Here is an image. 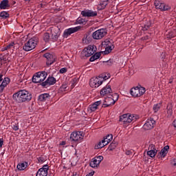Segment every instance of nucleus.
<instances>
[{
	"mask_svg": "<svg viewBox=\"0 0 176 176\" xmlns=\"http://www.w3.org/2000/svg\"><path fill=\"white\" fill-rule=\"evenodd\" d=\"M12 98L16 102H28L32 99V94L25 89H21L13 94Z\"/></svg>",
	"mask_w": 176,
	"mask_h": 176,
	"instance_id": "obj_1",
	"label": "nucleus"
},
{
	"mask_svg": "<svg viewBox=\"0 0 176 176\" xmlns=\"http://www.w3.org/2000/svg\"><path fill=\"white\" fill-rule=\"evenodd\" d=\"M140 119L138 116H134L133 114H124L120 117V122H121L125 126H129L131 122H137Z\"/></svg>",
	"mask_w": 176,
	"mask_h": 176,
	"instance_id": "obj_2",
	"label": "nucleus"
},
{
	"mask_svg": "<svg viewBox=\"0 0 176 176\" xmlns=\"http://www.w3.org/2000/svg\"><path fill=\"white\" fill-rule=\"evenodd\" d=\"M96 52H97V47L94 45H89L81 52V58H87V57H91Z\"/></svg>",
	"mask_w": 176,
	"mask_h": 176,
	"instance_id": "obj_3",
	"label": "nucleus"
},
{
	"mask_svg": "<svg viewBox=\"0 0 176 176\" xmlns=\"http://www.w3.org/2000/svg\"><path fill=\"white\" fill-rule=\"evenodd\" d=\"M47 78V73L46 72H38L34 74L32 77L33 83H41Z\"/></svg>",
	"mask_w": 176,
	"mask_h": 176,
	"instance_id": "obj_4",
	"label": "nucleus"
},
{
	"mask_svg": "<svg viewBox=\"0 0 176 176\" xmlns=\"http://www.w3.org/2000/svg\"><path fill=\"white\" fill-rule=\"evenodd\" d=\"M84 137L83 131H74L70 135V140L74 142H82Z\"/></svg>",
	"mask_w": 176,
	"mask_h": 176,
	"instance_id": "obj_5",
	"label": "nucleus"
},
{
	"mask_svg": "<svg viewBox=\"0 0 176 176\" xmlns=\"http://www.w3.org/2000/svg\"><path fill=\"white\" fill-rule=\"evenodd\" d=\"M38 44V41L34 38H30L23 47V50L25 52H31V50H34L35 47H36V45Z\"/></svg>",
	"mask_w": 176,
	"mask_h": 176,
	"instance_id": "obj_6",
	"label": "nucleus"
},
{
	"mask_svg": "<svg viewBox=\"0 0 176 176\" xmlns=\"http://www.w3.org/2000/svg\"><path fill=\"white\" fill-rule=\"evenodd\" d=\"M130 94L133 97H141L145 94V89L142 87H136L135 88H132L131 89Z\"/></svg>",
	"mask_w": 176,
	"mask_h": 176,
	"instance_id": "obj_7",
	"label": "nucleus"
},
{
	"mask_svg": "<svg viewBox=\"0 0 176 176\" xmlns=\"http://www.w3.org/2000/svg\"><path fill=\"white\" fill-rule=\"evenodd\" d=\"M107 34H108L107 29L102 28L95 31L92 34V37L94 39H102L104 36H107Z\"/></svg>",
	"mask_w": 176,
	"mask_h": 176,
	"instance_id": "obj_8",
	"label": "nucleus"
},
{
	"mask_svg": "<svg viewBox=\"0 0 176 176\" xmlns=\"http://www.w3.org/2000/svg\"><path fill=\"white\" fill-rule=\"evenodd\" d=\"M102 85V78L99 77L92 78L89 81V86L91 87H100Z\"/></svg>",
	"mask_w": 176,
	"mask_h": 176,
	"instance_id": "obj_9",
	"label": "nucleus"
},
{
	"mask_svg": "<svg viewBox=\"0 0 176 176\" xmlns=\"http://www.w3.org/2000/svg\"><path fill=\"white\" fill-rule=\"evenodd\" d=\"M102 46L105 48L104 53L105 54H109L112 50H113V48L115 47L112 43H111V41L108 39H106L102 43Z\"/></svg>",
	"mask_w": 176,
	"mask_h": 176,
	"instance_id": "obj_10",
	"label": "nucleus"
},
{
	"mask_svg": "<svg viewBox=\"0 0 176 176\" xmlns=\"http://www.w3.org/2000/svg\"><path fill=\"white\" fill-rule=\"evenodd\" d=\"M43 57H45V58H46L47 60L46 65H47V67H50V65H52V64L56 62V56H54V54H50V53L44 54Z\"/></svg>",
	"mask_w": 176,
	"mask_h": 176,
	"instance_id": "obj_11",
	"label": "nucleus"
},
{
	"mask_svg": "<svg viewBox=\"0 0 176 176\" xmlns=\"http://www.w3.org/2000/svg\"><path fill=\"white\" fill-rule=\"evenodd\" d=\"M103 160L104 157L101 155L95 157L94 159L91 160L89 164L90 167H92V168H96V167H98L100 166V163H101Z\"/></svg>",
	"mask_w": 176,
	"mask_h": 176,
	"instance_id": "obj_12",
	"label": "nucleus"
},
{
	"mask_svg": "<svg viewBox=\"0 0 176 176\" xmlns=\"http://www.w3.org/2000/svg\"><path fill=\"white\" fill-rule=\"evenodd\" d=\"M111 94H113L112 88H111V85H109L104 87L100 91V95L102 97H110Z\"/></svg>",
	"mask_w": 176,
	"mask_h": 176,
	"instance_id": "obj_13",
	"label": "nucleus"
},
{
	"mask_svg": "<svg viewBox=\"0 0 176 176\" xmlns=\"http://www.w3.org/2000/svg\"><path fill=\"white\" fill-rule=\"evenodd\" d=\"M154 6H155L156 9H160L162 12H166V10H170V6L164 3H162L160 1L158 0H155Z\"/></svg>",
	"mask_w": 176,
	"mask_h": 176,
	"instance_id": "obj_14",
	"label": "nucleus"
},
{
	"mask_svg": "<svg viewBox=\"0 0 176 176\" xmlns=\"http://www.w3.org/2000/svg\"><path fill=\"white\" fill-rule=\"evenodd\" d=\"M82 28L80 26H77L75 28H70L69 29H66L63 33L64 38H68L69 35L72 34H75V32H78Z\"/></svg>",
	"mask_w": 176,
	"mask_h": 176,
	"instance_id": "obj_15",
	"label": "nucleus"
},
{
	"mask_svg": "<svg viewBox=\"0 0 176 176\" xmlns=\"http://www.w3.org/2000/svg\"><path fill=\"white\" fill-rule=\"evenodd\" d=\"M155 123H156V122L153 120V118H149L144 124L143 129H144V130H152L155 126Z\"/></svg>",
	"mask_w": 176,
	"mask_h": 176,
	"instance_id": "obj_16",
	"label": "nucleus"
},
{
	"mask_svg": "<svg viewBox=\"0 0 176 176\" xmlns=\"http://www.w3.org/2000/svg\"><path fill=\"white\" fill-rule=\"evenodd\" d=\"M56 82H57L56 78L52 76L48 77L45 81L41 82V86H43V87H47V86L55 85Z\"/></svg>",
	"mask_w": 176,
	"mask_h": 176,
	"instance_id": "obj_17",
	"label": "nucleus"
},
{
	"mask_svg": "<svg viewBox=\"0 0 176 176\" xmlns=\"http://www.w3.org/2000/svg\"><path fill=\"white\" fill-rule=\"evenodd\" d=\"M83 17H96L97 16V12L90 10H85L81 12Z\"/></svg>",
	"mask_w": 176,
	"mask_h": 176,
	"instance_id": "obj_18",
	"label": "nucleus"
},
{
	"mask_svg": "<svg viewBox=\"0 0 176 176\" xmlns=\"http://www.w3.org/2000/svg\"><path fill=\"white\" fill-rule=\"evenodd\" d=\"M49 170V165L46 164L43 166V168H41L37 171L36 176H47V171Z\"/></svg>",
	"mask_w": 176,
	"mask_h": 176,
	"instance_id": "obj_19",
	"label": "nucleus"
},
{
	"mask_svg": "<svg viewBox=\"0 0 176 176\" xmlns=\"http://www.w3.org/2000/svg\"><path fill=\"white\" fill-rule=\"evenodd\" d=\"M51 41L52 42H56L57 39H58V36H60V33L58 32V29L52 28L51 30Z\"/></svg>",
	"mask_w": 176,
	"mask_h": 176,
	"instance_id": "obj_20",
	"label": "nucleus"
},
{
	"mask_svg": "<svg viewBox=\"0 0 176 176\" xmlns=\"http://www.w3.org/2000/svg\"><path fill=\"white\" fill-rule=\"evenodd\" d=\"M102 104V102L101 100L95 102L94 104H90L88 107V111L91 112H96L97 109H98V107Z\"/></svg>",
	"mask_w": 176,
	"mask_h": 176,
	"instance_id": "obj_21",
	"label": "nucleus"
},
{
	"mask_svg": "<svg viewBox=\"0 0 176 176\" xmlns=\"http://www.w3.org/2000/svg\"><path fill=\"white\" fill-rule=\"evenodd\" d=\"M170 149V146H165L160 153L157 154L158 159H163L166 157L167 153H168V150Z\"/></svg>",
	"mask_w": 176,
	"mask_h": 176,
	"instance_id": "obj_22",
	"label": "nucleus"
},
{
	"mask_svg": "<svg viewBox=\"0 0 176 176\" xmlns=\"http://www.w3.org/2000/svg\"><path fill=\"white\" fill-rule=\"evenodd\" d=\"M156 153H157V150H156L155 146L154 144H151L148 147L147 155L150 156V157H155Z\"/></svg>",
	"mask_w": 176,
	"mask_h": 176,
	"instance_id": "obj_23",
	"label": "nucleus"
},
{
	"mask_svg": "<svg viewBox=\"0 0 176 176\" xmlns=\"http://www.w3.org/2000/svg\"><path fill=\"white\" fill-rule=\"evenodd\" d=\"M119 100V95L118 94H111L110 96L105 98V102H108V101H111V104L114 105L115 102Z\"/></svg>",
	"mask_w": 176,
	"mask_h": 176,
	"instance_id": "obj_24",
	"label": "nucleus"
},
{
	"mask_svg": "<svg viewBox=\"0 0 176 176\" xmlns=\"http://www.w3.org/2000/svg\"><path fill=\"white\" fill-rule=\"evenodd\" d=\"M109 3V0L100 1L97 7L98 10H104V9H105V8H107V6H108Z\"/></svg>",
	"mask_w": 176,
	"mask_h": 176,
	"instance_id": "obj_25",
	"label": "nucleus"
},
{
	"mask_svg": "<svg viewBox=\"0 0 176 176\" xmlns=\"http://www.w3.org/2000/svg\"><path fill=\"white\" fill-rule=\"evenodd\" d=\"M10 8V5H9V0H3L0 3V9L5 10L9 9Z\"/></svg>",
	"mask_w": 176,
	"mask_h": 176,
	"instance_id": "obj_26",
	"label": "nucleus"
},
{
	"mask_svg": "<svg viewBox=\"0 0 176 176\" xmlns=\"http://www.w3.org/2000/svg\"><path fill=\"white\" fill-rule=\"evenodd\" d=\"M50 95L49 94H43L38 96L39 101L45 102L49 100Z\"/></svg>",
	"mask_w": 176,
	"mask_h": 176,
	"instance_id": "obj_27",
	"label": "nucleus"
},
{
	"mask_svg": "<svg viewBox=\"0 0 176 176\" xmlns=\"http://www.w3.org/2000/svg\"><path fill=\"white\" fill-rule=\"evenodd\" d=\"M16 167H17L18 170L23 171V170H25V168L28 167V162H21V163L18 164Z\"/></svg>",
	"mask_w": 176,
	"mask_h": 176,
	"instance_id": "obj_28",
	"label": "nucleus"
},
{
	"mask_svg": "<svg viewBox=\"0 0 176 176\" xmlns=\"http://www.w3.org/2000/svg\"><path fill=\"white\" fill-rule=\"evenodd\" d=\"M100 57H101V52H96L94 54V55H93L89 58V61H91V63H93V61H96V60H98V58H100Z\"/></svg>",
	"mask_w": 176,
	"mask_h": 176,
	"instance_id": "obj_29",
	"label": "nucleus"
},
{
	"mask_svg": "<svg viewBox=\"0 0 176 176\" xmlns=\"http://www.w3.org/2000/svg\"><path fill=\"white\" fill-rule=\"evenodd\" d=\"M113 138V136L112 135H107L106 138H104L103 142L104 145H108L111 141H112V139Z\"/></svg>",
	"mask_w": 176,
	"mask_h": 176,
	"instance_id": "obj_30",
	"label": "nucleus"
},
{
	"mask_svg": "<svg viewBox=\"0 0 176 176\" xmlns=\"http://www.w3.org/2000/svg\"><path fill=\"white\" fill-rule=\"evenodd\" d=\"M91 42V38L89 36H85L82 38V43L85 45H89Z\"/></svg>",
	"mask_w": 176,
	"mask_h": 176,
	"instance_id": "obj_31",
	"label": "nucleus"
},
{
	"mask_svg": "<svg viewBox=\"0 0 176 176\" xmlns=\"http://www.w3.org/2000/svg\"><path fill=\"white\" fill-rule=\"evenodd\" d=\"M107 144L104 143V141L102 140L101 142H99L98 144L95 145V149H101V148H104V146H106Z\"/></svg>",
	"mask_w": 176,
	"mask_h": 176,
	"instance_id": "obj_32",
	"label": "nucleus"
},
{
	"mask_svg": "<svg viewBox=\"0 0 176 176\" xmlns=\"http://www.w3.org/2000/svg\"><path fill=\"white\" fill-rule=\"evenodd\" d=\"M9 83H10V78H9L8 77H6L3 78L1 85L6 86V87L8 85H9Z\"/></svg>",
	"mask_w": 176,
	"mask_h": 176,
	"instance_id": "obj_33",
	"label": "nucleus"
},
{
	"mask_svg": "<svg viewBox=\"0 0 176 176\" xmlns=\"http://www.w3.org/2000/svg\"><path fill=\"white\" fill-rule=\"evenodd\" d=\"M15 46H16V43H14V42H12L6 46V50H9L12 49L13 50L14 49Z\"/></svg>",
	"mask_w": 176,
	"mask_h": 176,
	"instance_id": "obj_34",
	"label": "nucleus"
},
{
	"mask_svg": "<svg viewBox=\"0 0 176 176\" xmlns=\"http://www.w3.org/2000/svg\"><path fill=\"white\" fill-rule=\"evenodd\" d=\"M76 83H78V78H74L70 81L71 85V89H74L75 86L76 85Z\"/></svg>",
	"mask_w": 176,
	"mask_h": 176,
	"instance_id": "obj_35",
	"label": "nucleus"
},
{
	"mask_svg": "<svg viewBox=\"0 0 176 176\" xmlns=\"http://www.w3.org/2000/svg\"><path fill=\"white\" fill-rule=\"evenodd\" d=\"M9 16V13L6 11H3L0 13V17H1V19H8Z\"/></svg>",
	"mask_w": 176,
	"mask_h": 176,
	"instance_id": "obj_36",
	"label": "nucleus"
},
{
	"mask_svg": "<svg viewBox=\"0 0 176 176\" xmlns=\"http://www.w3.org/2000/svg\"><path fill=\"white\" fill-rule=\"evenodd\" d=\"M43 39L45 42H49V41L52 39V38H50V34L49 33H45L43 35Z\"/></svg>",
	"mask_w": 176,
	"mask_h": 176,
	"instance_id": "obj_37",
	"label": "nucleus"
},
{
	"mask_svg": "<svg viewBox=\"0 0 176 176\" xmlns=\"http://www.w3.org/2000/svg\"><path fill=\"white\" fill-rule=\"evenodd\" d=\"M116 146H118V144L112 142L109 146L108 149L109 151H113V149L116 148Z\"/></svg>",
	"mask_w": 176,
	"mask_h": 176,
	"instance_id": "obj_38",
	"label": "nucleus"
},
{
	"mask_svg": "<svg viewBox=\"0 0 176 176\" xmlns=\"http://www.w3.org/2000/svg\"><path fill=\"white\" fill-rule=\"evenodd\" d=\"M8 59L5 56L0 57V65H3V64H6Z\"/></svg>",
	"mask_w": 176,
	"mask_h": 176,
	"instance_id": "obj_39",
	"label": "nucleus"
},
{
	"mask_svg": "<svg viewBox=\"0 0 176 176\" xmlns=\"http://www.w3.org/2000/svg\"><path fill=\"white\" fill-rule=\"evenodd\" d=\"M161 107H162V104H160V103L155 104L153 106V111L155 112H157L159 111V109H160Z\"/></svg>",
	"mask_w": 176,
	"mask_h": 176,
	"instance_id": "obj_40",
	"label": "nucleus"
},
{
	"mask_svg": "<svg viewBox=\"0 0 176 176\" xmlns=\"http://www.w3.org/2000/svg\"><path fill=\"white\" fill-rule=\"evenodd\" d=\"M174 36H175V34L173 32H169L166 34V38H168V39H171L172 38H174Z\"/></svg>",
	"mask_w": 176,
	"mask_h": 176,
	"instance_id": "obj_41",
	"label": "nucleus"
},
{
	"mask_svg": "<svg viewBox=\"0 0 176 176\" xmlns=\"http://www.w3.org/2000/svg\"><path fill=\"white\" fill-rule=\"evenodd\" d=\"M67 87H68V86L67 85V84H63L60 87V90L61 91H65V90L67 89Z\"/></svg>",
	"mask_w": 176,
	"mask_h": 176,
	"instance_id": "obj_42",
	"label": "nucleus"
},
{
	"mask_svg": "<svg viewBox=\"0 0 176 176\" xmlns=\"http://www.w3.org/2000/svg\"><path fill=\"white\" fill-rule=\"evenodd\" d=\"M99 78L100 79H102V83L104 81L109 79L110 76H104V77L99 76Z\"/></svg>",
	"mask_w": 176,
	"mask_h": 176,
	"instance_id": "obj_43",
	"label": "nucleus"
},
{
	"mask_svg": "<svg viewBox=\"0 0 176 176\" xmlns=\"http://www.w3.org/2000/svg\"><path fill=\"white\" fill-rule=\"evenodd\" d=\"M5 87H6L5 85L2 84L0 85V94H1V93H3V91L5 90Z\"/></svg>",
	"mask_w": 176,
	"mask_h": 176,
	"instance_id": "obj_44",
	"label": "nucleus"
},
{
	"mask_svg": "<svg viewBox=\"0 0 176 176\" xmlns=\"http://www.w3.org/2000/svg\"><path fill=\"white\" fill-rule=\"evenodd\" d=\"M12 129H13L14 131H17V130H19V124H13V126H12Z\"/></svg>",
	"mask_w": 176,
	"mask_h": 176,
	"instance_id": "obj_45",
	"label": "nucleus"
},
{
	"mask_svg": "<svg viewBox=\"0 0 176 176\" xmlns=\"http://www.w3.org/2000/svg\"><path fill=\"white\" fill-rule=\"evenodd\" d=\"M59 72L60 74H65V72H67V68L66 67L61 68Z\"/></svg>",
	"mask_w": 176,
	"mask_h": 176,
	"instance_id": "obj_46",
	"label": "nucleus"
},
{
	"mask_svg": "<svg viewBox=\"0 0 176 176\" xmlns=\"http://www.w3.org/2000/svg\"><path fill=\"white\" fill-rule=\"evenodd\" d=\"M76 23H78V24H83V19L82 18H78L76 20Z\"/></svg>",
	"mask_w": 176,
	"mask_h": 176,
	"instance_id": "obj_47",
	"label": "nucleus"
},
{
	"mask_svg": "<svg viewBox=\"0 0 176 176\" xmlns=\"http://www.w3.org/2000/svg\"><path fill=\"white\" fill-rule=\"evenodd\" d=\"M171 166H173V167H175L176 166V159H173L170 162Z\"/></svg>",
	"mask_w": 176,
	"mask_h": 176,
	"instance_id": "obj_48",
	"label": "nucleus"
},
{
	"mask_svg": "<svg viewBox=\"0 0 176 176\" xmlns=\"http://www.w3.org/2000/svg\"><path fill=\"white\" fill-rule=\"evenodd\" d=\"M125 154L127 155V156H130V155H133V151H131L130 150H126L125 152Z\"/></svg>",
	"mask_w": 176,
	"mask_h": 176,
	"instance_id": "obj_49",
	"label": "nucleus"
},
{
	"mask_svg": "<svg viewBox=\"0 0 176 176\" xmlns=\"http://www.w3.org/2000/svg\"><path fill=\"white\" fill-rule=\"evenodd\" d=\"M104 105V108H107V107H111V105H113V104L111 102H109V103H106Z\"/></svg>",
	"mask_w": 176,
	"mask_h": 176,
	"instance_id": "obj_50",
	"label": "nucleus"
},
{
	"mask_svg": "<svg viewBox=\"0 0 176 176\" xmlns=\"http://www.w3.org/2000/svg\"><path fill=\"white\" fill-rule=\"evenodd\" d=\"M2 146H3V138L0 139V149H1V148H2Z\"/></svg>",
	"mask_w": 176,
	"mask_h": 176,
	"instance_id": "obj_51",
	"label": "nucleus"
},
{
	"mask_svg": "<svg viewBox=\"0 0 176 176\" xmlns=\"http://www.w3.org/2000/svg\"><path fill=\"white\" fill-rule=\"evenodd\" d=\"M167 113L168 115H173V110L172 109H168Z\"/></svg>",
	"mask_w": 176,
	"mask_h": 176,
	"instance_id": "obj_52",
	"label": "nucleus"
},
{
	"mask_svg": "<svg viewBox=\"0 0 176 176\" xmlns=\"http://www.w3.org/2000/svg\"><path fill=\"white\" fill-rule=\"evenodd\" d=\"M143 41H148L149 39V36H145L144 37H142Z\"/></svg>",
	"mask_w": 176,
	"mask_h": 176,
	"instance_id": "obj_53",
	"label": "nucleus"
},
{
	"mask_svg": "<svg viewBox=\"0 0 176 176\" xmlns=\"http://www.w3.org/2000/svg\"><path fill=\"white\" fill-rule=\"evenodd\" d=\"M72 176H80L79 172H74Z\"/></svg>",
	"mask_w": 176,
	"mask_h": 176,
	"instance_id": "obj_54",
	"label": "nucleus"
},
{
	"mask_svg": "<svg viewBox=\"0 0 176 176\" xmlns=\"http://www.w3.org/2000/svg\"><path fill=\"white\" fill-rule=\"evenodd\" d=\"M3 74H0V82H2V80H3Z\"/></svg>",
	"mask_w": 176,
	"mask_h": 176,
	"instance_id": "obj_55",
	"label": "nucleus"
},
{
	"mask_svg": "<svg viewBox=\"0 0 176 176\" xmlns=\"http://www.w3.org/2000/svg\"><path fill=\"white\" fill-rule=\"evenodd\" d=\"M65 144H66L65 141H63L60 143V145L63 146V145H65Z\"/></svg>",
	"mask_w": 176,
	"mask_h": 176,
	"instance_id": "obj_56",
	"label": "nucleus"
},
{
	"mask_svg": "<svg viewBox=\"0 0 176 176\" xmlns=\"http://www.w3.org/2000/svg\"><path fill=\"white\" fill-rule=\"evenodd\" d=\"M174 127L176 128V119L173 121V123Z\"/></svg>",
	"mask_w": 176,
	"mask_h": 176,
	"instance_id": "obj_57",
	"label": "nucleus"
},
{
	"mask_svg": "<svg viewBox=\"0 0 176 176\" xmlns=\"http://www.w3.org/2000/svg\"><path fill=\"white\" fill-rule=\"evenodd\" d=\"M5 50H6V46L2 48V52H5Z\"/></svg>",
	"mask_w": 176,
	"mask_h": 176,
	"instance_id": "obj_58",
	"label": "nucleus"
},
{
	"mask_svg": "<svg viewBox=\"0 0 176 176\" xmlns=\"http://www.w3.org/2000/svg\"><path fill=\"white\" fill-rule=\"evenodd\" d=\"M43 160H42V157L38 158V162H43Z\"/></svg>",
	"mask_w": 176,
	"mask_h": 176,
	"instance_id": "obj_59",
	"label": "nucleus"
},
{
	"mask_svg": "<svg viewBox=\"0 0 176 176\" xmlns=\"http://www.w3.org/2000/svg\"><path fill=\"white\" fill-rule=\"evenodd\" d=\"M107 102L108 104H109V102H111V100H108V102Z\"/></svg>",
	"mask_w": 176,
	"mask_h": 176,
	"instance_id": "obj_60",
	"label": "nucleus"
},
{
	"mask_svg": "<svg viewBox=\"0 0 176 176\" xmlns=\"http://www.w3.org/2000/svg\"><path fill=\"white\" fill-rule=\"evenodd\" d=\"M25 1H28V2H30V1H31V0H25Z\"/></svg>",
	"mask_w": 176,
	"mask_h": 176,
	"instance_id": "obj_61",
	"label": "nucleus"
}]
</instances>
